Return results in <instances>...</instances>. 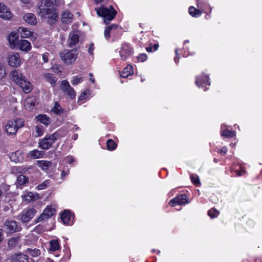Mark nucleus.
<instances>
[{
    "label": "nucleus",
    "mask_w": 262,
    "mask_h": 262,
    "mask_svg": "<svg viewBox=\"0 0 262 262\" xmlns=\"http://www.w3.org/2000/svg\"><path fill=\"white\" fill-rule=\"evenodd\" d=\"M55 2L56 0H46L43 5L39 6V15L47 18V21L50 24H55L58 18Z\"/></svg>",
    "instance_id": "obj_1"
},
{
    "label": "nucleus",
    "mask_w": 262,
    "mask_h": 262,
    "mask_svg": "<svg viewBox=\"0 0 262 262\" xmlns=\"http://www.w3.org/2000/svg\"><path fill=\"white\" fill-rule=\"evenodd\" d=\"M12 80L21 88L25 93H29L32 90L31 83L26 80V77L18 70H14L11 73Z\"/></svg>",
    "instance_id": "obj_2"
},
{
    "label": "nucleus",
    "mask_w": 262,
    "mask_h": 262,
    "mask_svg": "<svg viewBox=\"0 0 262 262\" xmlns=\"http://www.w3.org/2000/svg\"><path fill=\"white\" fill-rule=\"evenodd\" d=\"M95 10L97 14L103 18L104 22L106 24L114 18L117 13L112 6L108 8L102 6L99 8H96Z\"/></svg>",
    "instance_id": "obj_3"
},
{
    "label": "nucleus",
    "mask_w": 262,
    "mask_h": 262,
    "mask_svg": "<svg viewBox=\"0 0 262 262\" xmlns=\"http://www.w3.org/2000/svg\"><path fill=\"white\" fill-rule=\"evenodd\" d=\"M59 137L60 135L57 132L46 135L44 138L38 140V147L43 150H48L51 148Z\"/></svg>",
    "instance_id": "obj_4"
},
{
    "label": "nucleus",
    "mask_w": 262,
    "mask_h": 262,
    "mask_svg": "<svg viewBox=\"0 0 262 262\" xmlns=\"http://www.w3.org/2000/svg\"><path fill=\"white\" fill-rule=\"evenodd\" d=\"M196 5L199 9H195L193 6H190L189 8V13L192 17H200L202 13L200 9H202L204 13H207V11L209 12L211 11V8L204 1L196 0Z\"/></svg>",
    "instance_id": "obj_5"
},
{
    "label": "nucleus",
    "mask_w": 262,
    "mask_h": 262,
    "mask_svg": "<svg viewBox=\"0 0 262 262\" xmlns=\"http://www.w3.org/2000/svg\"><path fill=\"white\" fill-rule=\"evenodd\" d=\"M78 51L76 49L72 50H64L60 53L61 60L67 64H71L76 60Z\"/></svg>",
    "instance_id": "obj_6"
},
{
    "label": "nucleus",
    "mask_w": 262,
    "mask_h": 262,
    "mask_svg": "<svg viewBox=\"0 0 262 262\" xmlns=\"http://www.w3.org/2000/svg\"><path fill=\"white\" fill-rule=\"evenodd\" d=\"M24 121L21 118L9 120L5 126L6 132L9 135L15 134L18 128L24 126Z\"/></svg>",
    "instance_id": "obj_7"
},
{
    "label": "nucleus",
    "mask_w": 262,
    "mask_h": 262,
    "mask_svg": "<svg viewBox=\"0 0 262 262\" xmlns=\"http://www.w3.org/2000/svg\"><path fill=\"white\" fill-rule=\"evenodd\" d=\"M195 84L200 88L203 89L204 91L209 89L210 85L208 75L204 73L198 75L195 78Z\"/></svg>",
    "instance_id": "obj_8"
},
{
    "label": "nucleus",
    "mask_w": 262,
    "mask_h": 262,
    "mask_svg": "<svg viewBox=\"0 0 262 262\" xmlns=\"http://www.w3.org/2000/svg\"><path fill=\"white\" fill-rule=\"evenodd\" d=\"M55 209L52 206H48L40 216L36 220L35 222L37 223L47 221L55 214Z\"/></svg>",
    "instance_id": "obj_9"
},
{
    "label": "nucleus",
    "mask_w": 262,
    "mask_h": 262,
    "mask_svg": "<svg viewBox=\"0 0 262 262\" xmlns=\"http://www.w3.org/2000/svg\"><path fill=\"white\" fill-rule=\"evenodd\" d=\"M119 52L121 59L124 61L132 55L133 50L129 43H124L121 45Z\"/></svg>",
    "instance_id": "obj_10"
},
{
    "label": "nucleus",
    "mask_w": 262,
    "mask_h": 262,
    "mask_svg": "<svg viewBox=\"0 0 262 262\" xmlns=\"http://www.w3.org/2000/svg\"><path fill=\"white\" fill-rule=\"evenodd\" d=\"M36 210L35 209L31 208L24 209L19 215V217L21 221L23 223H27L29 222L35 215Z\"/></svg>",
    "instance_id": "obj_11"
},
{
    "label": "nucleus",
    "mask_w": 262,
    "mask_h": 262,
    "mask_svg": "<svg viewBox=\"0 0 262 262\" xmlns=\"http://www.w3.org/2000/svg\"><path fill=\"white\" fill-rule=\"evenodd\" d=\"M60 87L63 92L68 95L71 99H73L75 98L76 92L73 88L71 86L68 80H62Z\"/></svg>",
    "instance_id": "obj_12"
},
{
    "label": "nucleus",
    "mask_w": 262,
    "mask_h": 262,
    "mask_svg": "<svg viewBox=\"0 0 262 262\" xmlns=\"http://www.w3.org/2000/svg\"><path fill=\"white\" fill-rule=\"evenodd\" d=\"M8 64L12 67H18L21 63L19 54L17 53L12 52L8 55Z\"/></svg>",
    "instance_id": "obj_13"
},
{
    "label": "nucleus",
    "mask_w": 262,
    "mask_h": 262,
    "mask_svg": "<svg viewBox=\"0 0 262 262\" xmlns=\"http://www.w3.org/2000/svg\"><path fill=\"white\" fill-rule=\"evenodd\" d=\"M17 31L21 38H28L33 40L36 38V35L26 28L20 27Z\"/></svg>",
    "instance_id": "obj_14"
},
{
    "label": "nucleus",
    "mask_w": 262,
    "mask_h": 262,
    "mask_svg": "<svg viewBox=\"0 0 262 262\" xmlns=\"http://www.w3.org/2000/svg\"><path fill=\"white\" fill-rule=\"evenodd\" d=\"M51 113L58 116H63L67 114V111L61 106L58 101H54L53 102Z\"/></svg>",
    "instance_id": "obj_15"
},
{
    "label": "nucleus",
    "mask_w": 262,
    "mask_h": 262,
    "mask_svg": "<svg viewBox=\"0 0 262 262\" xmlns=\"http://www.w3.org/2000/svg\"><path fill=\"white\" fill-rule=\"evenodd\" d=\"M17 223L14 220H7L5 223L4 230L7 233H12L17 231Z\"/></svg>",
    "instance_id": "obj_16"
},
{
    "label": "nucleus",
    "mask_w": 262,
    "mask_h": 262,
    "mask_svg": "<svg viewBox=\"0 0 262 262\" xmlns=\"http://www.w3.org/2000/svg\"><path fill=\"white\" fill-rule=\"evenodd\" d=\"M12 262H34L32 258H29L28 255L21 253L14 254L11 256Z\"/></svg>",
    "instance_id": "obj_17"
},
{
    "label": "nucleus",
    "mask_w": 262,
    "mask_h": 262,
    "mask_svg": "<svg viewBox=\"0 0 262 262\" xmlns=\"http://www.w3.org/2000/svg\"><path fill=\"white\" fill-rule=\"evenodd\" d=\"M29 181L28 177L24 174H20L17 177L15 182V185L17 188L22 189L24 187L27 186Z\"/></svg>",
    "instance_id": "obj_18"
},
{
    "label": "nucleus",
    "mask_w": 262,
    "mask_h": 262,
    "mask_svg": "<svg viewBox=\"0 0 262 262\" xmlns=\"http://www.w3.org/2000/svg\"><path fill=\"white\" fill-rule=\"evenodd\" d=\"M63 223L66 225H71L73 224V215L69 210H65L63 212L60 216Z\"/></svg>",
    "instance_id": "obj_19"
},
{
    "label": "nucleus",
    "mask_w": 262,
    "mask_h": 262,
    "mask_svg": "<svg viewBox=\"0 0 262 262\" xmlns=\"http://www.w3.org/2000/svg\"><path fill=\"white\" fill-rule=\"evenodd\" d=\"M45 155V151L34 149L27 153V157L32 159H37L44 158Z\"/></svg>",
    "instance_id": "obj_20"
},
{
    "label": "nucleus",
    "mask_w": 262,
    "mask_h": 262,
    "mask_svg": "<svg viewBox=\"0 0 262 262\" xmlns=\"http://www.w3.org/2000/svg\"><path fill=\"white\" fill-rule=\"evenodd\" d=\"M12 17V14L3 4L0 3V17L5 19H10Z\"/></svg>",
    "instance_id": "obj_21"
},
{
    "label": "nucleus",
    "mask_w": 262,
    "mask_h": 262,
    "mask_svg": "<svg viewBox=\"0 0 262 262\" xmlns=\"http://www.w3.org/2000/svg\"><path fill=\"white\" fill-rule=\"evenodd\" d=\"M17 45L19 49L23 52H27L31 49V43L27 40H18Z\"/></svg>",
    "instance_id": "obj_22"
},
{
    "label": "nucleus",
    "mask_w": 262,
    "mask_h": 262,
    "mask_svg": "<svg viewBox=\"0 0 262 262\" xmlns=\"http://www.w3.org/2000/svg\"><path fill=\"white\" fill-rule=\"evenodd\" d=\"M235 132L234 131L229 130L227 126L222 124L221 126V135L222 136L226 138H232L235 136Z\"/></svg>",
    "instance_id": "obj_23"
},
{
    "label": "nucleus",
    "mask_w": 262,
    "mask_h": 262,
    "mask_svg": "<svg viewBox=\"0 0 262 262\" xmlns=\"http://www.w3.org/2000/svg\"><path fill=\"white\" fill-rule=\"evenodd\" d=\"M79 36L77 34L74 32L70 33L68 40L69 47L72 48L75 46L79 42Z\"/></svg>",
    "instance_id": "obj_24"
},
{
    "label": "nucleus",
    "mask_w": 262,
    "mask_h": 262,
    "mask_svg": "<svg viewBox=\"0 0 262 262\" xmlns=\"http://www.w3.org/2000/svg\"><path fill=\"white\" fill-rule=\"evenodd\" d=\"M24 20L31 25H35L37 24V19L35 15L32 13L25 14L23 16Z\"/></svg>",
    "instance_id": "obj_25"
},
{
    "label": "nucleus",
    "mask_w": 262,
    "mask_h": 262,
    "mask_svg": "<svg viewBox=\"0 0 262 262\" xmlns=\"http://www.w3.org/2000/svg\"><path fill=\"white\" fill-rule=\"evenodd\" d=\"M23 155V153L21 151L17 150L12 153L11 155L10 158L11 161H13L15 163L22 162L24 161Z\"/></svg>",
    "instance_id": "obj_26"
},
{
    "label": "nucleus",
    "mask_w": 262,
    "mask_h": 262,
    "mask_svg": "<svg viewBox=\"0 0 262 262\" xmlns=\"http://www.w3.org/2000/svg\"><path fill=\"white\" fill-rule=\"evenodd\" d=\"M73 20V14L68 10H65L62 12L61 21L65 24L70 23Z\"/></svg>",
    "instance_id": "obj_27"
},
{
    "label": "nucleus",
    "mask_w": 262,
    "mask_h": 262,
    "mask_svg": "<svg viewBox=\"0 0 262 262\" xmlns=\"http://www.w3.org/2000/svg\"><path fill=\"white\" fill-rule=\"evenodd\" d=\"M117 28L118 26L114 24H112L106 27L104 32L105 38L106 39H108L110 37L111 34H113L114 31L117 29Z\"/></svg>",
    "instance_id": "obj_28"
},
{
    "label": "nucleus",
    "mask_w": 262,
    "mask_h": 262,
    "mask_svg": "<svg viewBox=\"0 0 262 262\" xmlns=\"http://www.w3.org/2000/svg\"><path fill=\"white\" fill-rule=\"evenodd\" d=\"M22 197L24 201L30 202L36 200L38 198V194H34L31 192H27L24 193Z\"/></svg>",
    "instance_id": "obj_29"
},
{
    "label": "nucleus",
    "mask_w": 262,
    "mask_h": 262,
    "mask_svg": "<svg viewBox=\"0 0 262 262\" xmlns=\"http://www.w3.org/2000/svg\"><path fill=\"white\" fill-rule=\"evenodd\" d=\"M35 119L46 126H47L50 123V118L45 114L39 115L36 116Z\"/></svg>",
    "instance_id": "obj_30"
},
{
    "label": "nucleus",
    "mask_w": 262,
    "mask_h": 262,
    "mask_svg": "<svg viewBox=\"0 0 262 262\" xmlns=\"http://www.w3.org/2000/svg\"><path fill=\"white\" fill-rule=\"evenodd\" d=\"M37 165L42 170H47L51 166L52 162L47 160H39L37 161Z\"/></svg>",
    "instance_id": "obj_31"
},
{
    "label": "nucleus",
    "mask_w": 262,
    "mask_h": 262,
    "mask_svg": "<svg viewBox=\"0 0 262 262\" xmlns=\"http://www.w3.org/2000/svg\"><path fill=\"white\" fill-rule=\"evenodd\" d=\"M18 33L15 32H11L8 37V40L11 46L17 45L18 37Z\"/></svg>",
    "instance_id": "obj_32"
},
{
    "label": "nucleus",
    "mask_w": 262,
    "mask_h": 262,
    "mask_svg": "<svg viewBox=\"0 0 262 262\" xmlns=\"http://www.w3.org/2000/svg\"><path fill=\"white\" fill-rule=\"evenodd\" d=\"M44 78L46 81L49 82L52 86H55L57 79L54 74L51 73H46L44 75Z\"/></svg>",
    "instance_id": "obj_33"
},
{
    "label": "nucleus",
    "mask_w": 262,
    "mask_h": 262,
    "mask_svg": "<svg viewBox=\"0 0 262 262\" xmlns=\"http://www.w3.org/2000/svg\"><path fill=\"white\" fill-rule=\"evenodd\" d=\"M132 74H133V67L131 65L128 64L123 69V71L120 74V76L124 78H127Z\"/></svg>",
    "instance_id": "obj_34"
},
{
    "label": "nucleus",
    "mask_w": 262,
    "mask_h": 262,
    "mask_svg": "<svg viewBox=\"0 0 262 262\" xmlns=\"http://www.w3.org/2000/svg\"><path fill=\"white\" fill-rule=\"evenodd\" d=\"M25 252L27 254H29L32 257H37L41 254L40 250L38 248H27L25 250Z\"/></svg>",
    "instance_id": "obj_35"
},
{
    "label": "nucleus",
    "mask_w": 262,
    "mask_h": 262,
    "mask_svg": "<svg viewBox=\"0 0 262 262\" xmlns=\"http://www.w3.org/2000/svg\"><path fill=\"white\" fill-rule=\"evenodd\" d=\"M90 95L89 91H83L78 97V99L77 101V103L79 105H81L82 103H84L87 98L89 97Z\"/></svg>",
    "instance_id": "obj_36"
},
{
    "label": "nucleus",
    "mask_w": 262,
    "mask_h": 262,
    "mask_svg": "<svg viewBox=\"0 0 262 262\" xmlns=\"http://www.w3.org/2000/svg\"><path fill=\"white\" fill-rule=\"evenodd\" d=\"M50 248L49 252H54L60 249L58 241L57 239H54L50 242Z\"/></svg>",
    "instance_id": "obj_37"
},
{
    "label": "nucleus",
    "mask_w": 262,
    "mask_h": 262,
    "mask_svg": "<svg viewBox=\"0 0 262 262\" xmlns=\"http://www.w3.org/2000/svg\"><path fill=\"white\" fill-rule=\"evenodd\" d=\"M34 105L35 102L31 98H28L25 100L24 102V106L26 110L31 111Z\"/></svg>",
    "instance_id": "obj_38"
},
{
    "label": "nucleus",
    "mask_w": 262,
    "mask_h": 262,
    "mask_svg": "<svg viewBox=\"0 0 262 262\" xmlns=\"http://www.w3.org/2000/svg\"><path fill=\"white\" fill-rule=\"evenodd\" d=\"M190 179L192 183L196 187L201 186V182L199 176L196 174H191Z\"/></svg>",
    "instance_id": "obj_39"
},
{
    "label": "nucleus",
    "mask_w": 262,
    "mask_h": 262,
    "mask_svg": "<svg viewBox=\"0 0 262 262\" xmlns=\"http://www.w3.org/2000/svg\"><path fill=\"white\" fill-rule=\"evenodd\" d=\"M30 168H26L24 166H15L13 168V171L17 173H20V174H24L26 173L27 170Z\"/></svg>",
    "instance_id": "obj_40"
},
{
    "label": "nucleus",
    "mask_w": 262,
    "mask_h": 262,
    "mask_svg": "<svg viewBox=\"0 0 262 262\" xmlns=\"http://www.w3.org/2000/svg\"><path fill=\"white\" fill-rule=\"evenodd\" d=\"M169 205L172 207H176V206L180 205V196L177 195L174 198L171 199L169 202Z\"/></svg>",
    "instance_id": "obj_41"
},
{
    "label": "nucleus",
    "mask_w": 262,
    "mask_h": 262,
    "mask_svg": "<svg viewBox=\"0 0 262 262\" xmlns=\"http://www.w3.org/2000/svg\"><path fill=\"white\" fill-rule=\"evenodd\" d=\"M50 180H47L43 182L41 184L36 187V189L38 190H41L46 189L50 184Z\"/></svg>",
    "instance_id": "obj_42"
},
{
    "label": "nucleus",
    "mask_w": 262,
    "mask_h": 262,
    "mask_svg": "<svg viewBox=\"0 0 262 262\" xmlns=\"http://www.w3.org/2000/svg\"><path fill=\"white\" fill-rule=\"evenodd\" d=\"M36 136L37 137L41 136L44 133V128L42 125H37L35 128Z\"/></svg>",
    "instance_id": "obj_43"
},
{
    "label": "nucleus",
    "mask_w": 262,
    "mask_h": 262,
    "mask_svg": "<svg viewBox=\"0 0 262 262\" xmlns=\"http://www.w3.org/2000/svg\"><path fill=\"white\" fill-rule=\"evenodd\" d=\"M190 201L191 200L185 193H181V206L189 204Z\"/></svg>",
    "instance_id": "obj_44"
},
{
    "label": "nucleus",
    "mask_w": 262,
    "mask_h": 262,
    "mask_svg": "<svg viewBox=\"0 0 262 262\" xmlns=\"http://www.w3.org/2000/svg\"><path fill=\"white\" fill-rule=\"evenodd\" d=\"M107 147L109 150H114L117 147V144L111 139H108L107 141Z\"/></svg>",
    "instance_id": "obj_45"
},
{
    "label": "nucleus",
    "mask_w": 262,
    "mask_h": 262,
    "mask_svg": "<svg viewBox=\"0 0 262 262\" xmlns=\"http://www.w3.org/2000/svg\"><path fill=\"white\" fill-rule=\"evenodd\" d=\"M219 211L214 208H212L210 209L208 211V215L211 217V218H215L219 214Z\"/></svg>",
    "instance_id": "obj_46"
},
{
    "label": "nucleus",
    "mask_w": 262,
    "mask_h": 262,
    "mask_svg": "<svg viewBox=\"0 0 262 262\" xmlns=\"http://www.w3.org/2000/svg\"><path fill=\"white\" fill-rule=\"evenodd\" d=\"M17 243H18V238H17V237L11 238L8 241V246L10 248H13V247H15L17 244Z\"/></svg>",
    "instance_id": "obj_47"
},
{
    "label": "nucleus",
    "mask_w": 262,
    "mask_h": 262,
    "mask_svg": "<svg viewBox=\"0 0 262 262\" xmlns=\"http://www.w3.org/2000/svg\"><path fill=\"white\" fill-rule=\"evenodd\" d=\"M189 43V40H185L184 42L183 49L184 50V52L183 55V57H187L189 55L191 54V53L189 51H188V48L187 46V43Z\"/></svg>",
    "instance_id": "obj_48"
},
{
    "label": "nucleus",
    "mask_w": 262,
    "mask_h": 262,
    "mask_svg": "<svg viewBox=\"0 0 262 262\" xmlns=\"http://www.w3.org/2000/svg\"><path fill=\"white\" fill-rule=\"evenodd\" d=\"M82 81V78L78 77L77 76H74L73 78V80L72 81V84L73 85H76L78 83H81Z\"/></svg>",
    "instance_id": "obj_49"
},
{
    "label": "nucleus",
    "mask_w": 262,
    "mask_h": 262,
    "mask_svg": "<svg viewBox=\"0 0 262 262\" xmlns=\"http://www.w3.org/2000/svg\"><path fill=\"white\" fill-rule=\"evenodd\" d=\"M6 75V70L4 66L0 63V78H2Z\"/></svg>",
    "instance_id": "obj_50"
},
{
    "label": "nucleus",
    "mask_w": 262,
    "mask_h": 262,
    "mask_svg": "<svg viewBox=\"0 0 262 262\" xmlns=\"http://www.w3.org/2000/svg\"><path fill=\"white\" fill-rule=\"evenodd\" d=\"M176 56L174 58V61L176 64L179 62V49L177 48L174 50Z\"/></svg>",
    "instance_id": "obj_51"
},
{
    "label": "nucleus",
    "mask_w": 262,
    "mask_h": 262,
    "mask_svg": "<svg viewBox=\"0 0 262 262\" xmlns=\"http://www.w3.org/2000/svg\"><path fill=\"white\" fill-rule=\"evenodd\" d=\"M147 59V55L146 54L143 53L141 54L138 57V60L139 61L141 62H144Z\"/></svg>",
    "instance_id": "obj_52"
},
{
    "label": "nucleus",
    "mask_w": 262,
    "mask_h": 262,
    "mask_svg": "<svg viewBox=\"0 0 262 262\" xmlns=\"http://www.w3.org/2000/svg\"><path fill=\"white\" fill-rule=\"evenodd\" d=\"M227 147L226 146H224L222 149L219 150L217 152L222 155H224L227 153Z\"/></svg>",
    "instance_id": "obj_53"
},
{
    "label": "nucleus",
    "mask_w": 262,
    "mask_h": 262,
    "mask_svg": "<svg viewBox=\"0 0 262 262\" xmlns=\"http://www.w3.org/2000/svg\"><path fill=\"white\" fill-rule=\"evenodd\" d=\"M94 45L93 43H91L89 47L88 52L90 55H93L94 54Z\"/></svg>",
    "instance_id": "obj_54"
},
{
    "label": "nucleus",
    "mask_w": 262,
    "mask_h": 262,
    "mask_svg": "<svg viewBox=\"0 0 262 262\" xmlns=\"http://www.w3.org/2000/svg\"><path fill=\"white\" fill-rule=\"evenodd\" d=\"M48 56L49 53H46L43 54H42V60H43L44 62H47L48 61Z\"/></svg>",
    "instance_id": "obj_55"
},
{
    "label": "nucleus",
    "mask_w": 262,
    "mask_h": 262,
    "mask_svg": "<svg viewBox=\"0 0 262 262\" xmlns=\"http://www.w3.org/2000/svg\"><path fill=\"white\" fill-rule=\"evenodd\" d=\"M66 160L69 163L71 164L74 161V159L72 156H68L66 158Z\"/></svg>",
    "instance_id": "obj_56"
},
{
    "label": "nucleus",
    "mask_w": 262,
    "mask_h": 262,
    "mask_svg": "<svg viewBox=\"0 0 262 262\" xmlns=\"http://www.w3.org/2000/svg\"><path fill=\"white\" fill-rule=\"evenodd\" d=\"M235 172L237 176H242L245 173V171L244 170H242L241 171L236 170Z\"/></svg>",
    "instance_id": "obj_57"
},
{
    "label": "nucleus",
    "mask_w": 262,
    "mask_h": 262,
    "mask_svg": "<svg viewBox=\"0 0 262 262\" xmlns=\"http://www.w3.org/2000/svg\"><path fill=\"white\" fill-rule=\"evenodd\" d=\"M89 76H90V81L92 82V83H94L95 82V78L93 77V75H92V73H90L89 74Z\"/></svg>",
    "instance_id": "obj_58"
},
{
    "label": "nucleus",
    "mask_w": 262,
    "mask_h": 262,
    "mask_svg": "<svg viewBox=\"0 0 262 262\" xmlns=\"http://www.w3.org/2000/svg\"><path fill=\"white\" fill-rule=\"evenodd\" d=\"M68 174L67 172H66L62 170L61 174V179H63Z\"/></svg>",
    "instance_id": "obj_59"
},
{
    "label": "nucleus",
    "mask_w": 262,
    "mask_h": 262,
    "mask_svg": "<svg viewBox=\"0 0 262 262\" xmlns=\"http://www.w3.org/2000/svg\"><path fill=\"white\" fill-rule=\"evenodd\" d=\"M152 47L153 51H157L159 48V45L158 44H155Z\"/></svg>",
    "instance_id": "obj_60"
},
{
    "label": "nucleus",
    "mask_w": 262,
    "mask_h": 262,
    "mask_svg": "<svg viewBox=\"0 0 262 262\" xmlns=\"http://www.w3.org/2000/svg\"><path fill=\"white\" fill-rule=\"evenodd\" d=\"M146 50L148 52H151L154 51L152 47H148L146 48Z\"/></svg>",
    "instance_id": "obj_61"
},
{
    "label": "nucleus",
    "mask_w": 262,
    "mask_h": 262,
    "mask_svg": "<svg viewBox=\"0 0 262 262\" xmlns=\"http://www.w3.org/2000/svg\"><path fill=\"white\" fill-rule=\"evenodd\" d=\"M4 238L2 230L0 229V242L3 240Z\"/></svg>",
    "instance_id": "obj_62"
},
{
    "label": "nucleus",
    "mask_w": 262,
    "mask_h": 262,
    "mask_svg": "<svg viewBox=\"0 0 262 262\" xmlns=\"http://www.w3.org/2000/svg\"><path fill=\"white\" fill-rule=\"evenodd\" d=\"M78 135L77 134H74L72 137V139L74 140H76L78 138Z\"/></svg>",
    "instance_id": "obj_63"
},
{
    "label": "nucleus",
    "mask_w": 262,
    "mask_h": 262,
    "mask_svg": "<svg viewBox=\"0 0 262 262\" xmlns=\"http://www.w3.org/2000/svg\"><path fill=\"white\" fill-rule=\"evenodd\" d=\"M21 1L25 4H28L30 0H21Z\"/></svg>",
    "instance_id": "obj_64"
}]
</instances>
